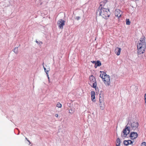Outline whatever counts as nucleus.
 Masks as SVG:
<instances>
[{
	"mask_svg": "<svg viewBox=\"0 0 146 146\" xmlns=\"http://www.w3.org/2000/svg\"><path fill=\"white\" fill-rule=\"evenodd\" d=\"M101 65V63L100 62L99 60L97 61L94 66L95 68H97L98 66H100Z\"/></svg>",
	"mask_w": 146,
	"mask_h": 146,
	"instance_id": "4468645a",
	"label": "nucleus"
},
{
	"mask_svg": "<svg viewBox=\"0 0 146 146\" xmlns=\"http://www.w3.org/2000/svg\"><path fill=\"white\" fill-rule=\"evenodd\" d=\"M80 18V17L79 16L77 17L76 18H75V19H76L77 20H78Z\"/></svg>",
	"mask_w": 146,
	"mask_h": 146,
	"instance_id": "a878e982",
	"label": "nucleus"
},
{
	"mask_svg": "<svg viewBox=\"0 0 146 146\" xmlns=\"http://www.w3.org/2000/svg\"><path fill=\"white\" fill-rule=\"evenodd\" d=\"M122 14V12L119 9H116L115 11V15L117 17H120Z\"/></svg>",
	"mask_w": 146,
	"mask_h": 146,
	"instance_id": "1a4fd4ad",
	"label": "nucleus"
},
{
	"mask_svg": "<svg viewBox=\"0 0 146 146\" xmlns=\"http://www.w3.org/2000/svg\"><path fill=\"white\" fill-rule=\"evenodd\" d=\"M127 125L128 127H129L131 131H135L138 129V123L136 121H129Z\"/></svg>",
	"mask_w": 146,
	"mask_h": 146,
	"instance_id": "7ed1b4c3",
	"label": "nucleus"
},
{
	"mask_svg": "<svg viewBox=\"0 0 146 146\" xmlns=\"http://www.w3.org/2000/svg\"><path fill=\"white\" fill-rule=\"evenodd\" d=\"M107 1L106 0H105L101 2L100 3V6L99 7H102L103 6H104Z\"/></svg>",
	"mask_w": 146,
	"mask_h": 146,
	"instance_id": "dca6fc26",
	"label": "nucleus"
},
{
	"mask_svg": "<svg viewBox=\"0 0 146 146\" xmlns=\"http://www.w3.org/2000/svg\"><path fill=\"white\" fill-rule=\"evenodd\" d=\"M121 49L120 48L117 47L115 50V53L117 55L119 56L120 55Z\"/></svg>",
	"mask_w": 146,
	"mask_h": 146,
	"instance_id": "9b49d317",
	"label": "nucleus"
},
{
	"mask_svg": "<svg viewBox=\"0 0 146 146\" xmlns=\"http://www.w3.org/2000/svg\"><path fill=\"white\" fill-rule=\"evenodd\" d=\"M91 96H95V93L94 91H92L91 92Z\"/></svg>",
	"mask_w": 146,
	"mask_h": 146,
	"instance_id": "412c9836",
	"label": "nucleus"
},
{
	"mask_svg": "<svg viewBox=\"0 0 146 146\" xmlns=\"http://www.w3.org/2000/svg\"><path fill=\"white\" fill-rule=\"evenodd\" d=\"M96 14L102 17L103 18L107 19L109 17L110 12L109 9L103 7H99L96 11Z\"/></svg>",
	"mask_w": 146,
	"mask_h": 146,
	"instance_id": "f257e3e1",
	"label": "nucleus"
},
{
	"mask_svg": "<svg viewBox=\"0 0 146 146\" xmlns=\"http://www.w3.org/2000/svg\"><path fill=\"white\" fill-rule=\"evenodd\" d=\"M126 24L127 25H129L130 24V22L129 19H127L126 20Z\"/></svg>",
	"mask_w": 146,
	"mask_h": 146,
	"instance_id": "aec40b11",
	"label": "nucleus"
},
{
	"mask_svg": "<svg viewBox=\"0 0 146 146\" xmlns=\"http://www.w3.org/2000/svg\"><path fill=\"white\" fill-rule=\"evenodd\" d=\"M99 102L100 108L102 110H103L104 108V102L103 100L100 98Z\"/></svg>",
	"mask_w": 146,
	"mask_h": 146,
	"instance_id": "9d476101",
	"label": "nucleus"
},
{
	"mask_svg": "<svg viewBox=\"0 0 146 146\" xmlns=\"http://www.w3.org/2000/svg\"><path fill=\"white\" fill-rule=\"evenodd\" d=\"M103 81L106 85L109 86L110 84V77L108 75H107L103 79Z\"/></svg>",
	"mask_w": 146,
	"mask_h": 146,
	"instance_id": "423d86ee",
	"label": "nucleus"
},
{
	"mask_svg": "<svg viewBox=\"0 0 146 146\" xmlns=\"http://www.w3.org/2000/svg\"><path fill=\"white\" fill-rule=\"evenodd\" d=\"M43 67H44V70H45V72H46V74L47 75V76L48 77V80L49 82H50V80L49 77V76H48V72L49 71H50V69L49 68H48V70H46V68L44 67V66H43Z\"/></svg>",
	"mask_w": 146,
	"mask_h": 146,
	"instance_id": "ddd939ff",
	"label": "nucleus"
},
{
	"mask_svg": "<svg viewBox=\"0 0 146 146\" xmlns=\"http://www.w3.org/2000/svg\"><path fill=\"white\" fill-rule=\"evenodd\" d=\"M100 72L101 73V74L100 75V77L102 78V80H103V79L107 75L106 73L103 71H100Z\"/></svg>",
	"mask_w": 146,
	"mask_h": 146,
	"instance_id": "f8f14e48",
	"label": "nucleus"
},
{
	"mask_svg": "<svg viewBox=\"0 0 146 146\" xmlns=\"http://www.w3.org/2000/svg\"><path fill=\"white\" fill-rule=\"evenodd\" d=\"M138 134L137 132L132 131L131 132L129 137L131 139H134L137 137Z\"/></svg>",
	"mask_w": 146,
	"mask_h": 146,
	"instance_id": "6e6552de",
	"label": "nucleus"
},
{
	"mask_svg": "<svg viewBox=\"0 0 146 146\" xmlns=\"http://www.w3.org/2000/svg\"><path fill=\"white\" fill-rule=\"evenodd\" d=\"M25 139H26V140L28 141V142L29 143H31L30 141L28 140V139H27V137H25Z\"/></svg>",
	"mask_w": 146,
	"mask_h": 146,
	"instance_id": "cd10ccee",
	"label": "nucleus"
},
{
	"mask_svg": "<svg viewBox=\"0 0 146 146\" xmlns=\"http://www.w3.org/2000/svg\"><path fill=\"white\" fill-rule=\"evenodd\" d=\"M25 139H26V140L28 141V142L29 143H31L30 141L28 140V139H27V137H25Z\"/></svg>",
	"mask_w": 146,
	"mask_h": 146,
	"instance_id": "c85d7f7f",
	"label": "nucleus"
},
{
	"mask_svg": "<svg viewBox=\"0 0 146 146\" xmlns=\"http://www.w3.org/2000/svg\"><path fill=\"white\" fill-rule=\"evenodd\" d=\"M55 116L56 117H58V115L57 114H56L55 115Z\"/></svg>",
	"mask_w": 146,
	"mask_h": 146,
	"instance_id": "7c9ffc66",
	"label": "nucleus"
},
{
	"mask_svg": "<svg viewBox=\"0 0 146 146\" xmlns=\"http://www.w3.org/2000/svg\"><path fill=\"white\" fill-rule=\"evenodd\" d=\"M127 143H128V145H130V144H131L133 143V141H132L129 140H127Z\"/></svg>",
	"mask_w": 146,
	"mask_h": 146,
	"instance_id": "a211bd4d",
	"label": "nucleus"
},
{
	"mask_svg": "<svg viewBox=\"0 0 146 146\" xmlns=\"http://www.w3.org/2000/svg\"><path fill=\"white\" fill-rule=\"evenodd\" d=\"M92 99V101L94 102L95 101V96H91Z\"/></svg>",
	"mask_w": 146,
	"mask_h": 146,
	"instance_id": "b1692460",
	"label": "nucleus"
},
{
	"mask_svg": "<svg viewBox=\"0 0 146 146\" xmlns=\"http://www.w3.org/2000/svg\"><path fill=\"white\" fill-rule=\"evenodd\" d=\"M36 42L37 43H38V41H37V40H36Z\"/></svg>",
	"mask_w": 146,
	"mask_h": 146,
	"instance_id": "2f4dec72",
	"label": "nucleus"
},
{
	"mask_svg": "<svg viewBox=\"0 0 146 146\" xmlns=\"http://www.w3.org/2000/svg\"><path fill=\"white\" fill-rule=\"evenodd\" d=\"M69 113H70V114H72L73 113V111H72V110L71 109V110H69Z\"/></svg>",
	"mask_w": 146,
	"mask_h": 146,
	"instance_id": "393cba45",
	"label": "nucleus"
},
{
	"mask_svg": "<svg viewBox=\"0 0 146 146\" xmlns=\"http://www.w3.org/2000/svg\"><path fill=\"white\" fill-rule=\"evenodd\" d=\"M13 51L15 53L17 54L18 53V47H15L14 48Z\"/></svg>",
	"mask_w": 146,
	"mask_h": 146,
	"instance_id": "f3484780",
	"label": "nucleus"
},
{
	"mask_svg": "<svg viewBox=\"0 0 146 146\" xmlns=\"http://www.w3.org/2000/svg\"><path fill=\"white\" fill-rule=\"evenodd\" d=\"M40 42L41 44H42V42Z\"/></svg>",
	"mask_w": 146,
	"mask_h": 146,
	"instance_id": "473e14b6",
	"label": "nucleus"
},
{
	"mask_svg": "<svg viewBox=\"0 0 146 146\" xmlns=\"http://www.w3.org/2000/svg\"><path fill=\"white\" fill-rule=\"evenodd\" d=\"M116 146H120V139L118 138L116 140Z\"/></svg>",
	"mask_w": 146,
	"mask_h": 146,
	"instance_id": "2eb2a0df",
	"label": "nucleus"
},
{
	"mask_svg": "<svg viewBox=\"0 0 146 146\" xmlns=\"http://www.w3.org/2000/svg\"><path fill=\"white\" fill-rule=\"evenodd\" d=\"M56 106L59 108H61L62 107V105L60 103L58 102L56 105Z\"/></svg>",
	"mask_w": 146,
	"mask_h": 146,
	"instance_id": "6ab92c4d",
	"label": "nucleus"
},
{
	"mask_svg": "<svg viewBox=\"0 0 146 146\" xmlns=\"http://www.w3.org/2000/svg\"><path fill=\"white\" fill-rule=\"evenodd\" d=\"M145 38L144 36H142L140 40L138 41L137 47L138 50V53L139 54L143 53L145 51L146 46Z\"/></svg>",
	"mask_w": 146,
	"mask_h": 146,
	"instance_id": "f03ea898",
	"label": "nucleus"
},
{
	"mask_svg": "<svg viewBox=\"0 0 146 146\" xmlns=\"http://www.w3.org/2000/svg\"><path fill=\"white\" fill-rule=\"evenodd\" d=\"M65 21L62 19H60L58 22V25L60 29H62L65 25Z\"/></svg>",
	"mask_w": 146,
	"mask_h": 146,
	"instance_id": "0eeeda50",
	"label": "nucleus"
},
{
	"mask_svg": "<svg viewBox=\"0 0 146 146\" xmlns=\"http://www.w3.org/2000/svg\"><path fill=\"white\" fill-rule=\"evenodd\" d=\"M127 142V140H124L123 141L124 144L126 146L128 145Z\"/></svg>",
	"mask_w": 146,
	"mask_h": 146,
	"instance_id": "5701e85b",
	"label": "nucleus"
},
{
	"mask_svg": "<svg viewBox=\"0 0 146 146\" xmlns=\"http://www.w3.org/2000/svg\"><path fill=\"white\" fill-rule=\"evenodd\" d=\"M144 99H145V103H146V94H145L144 96Z\"/></svg>",
	"mask_w": 146,
	"mask_h": 146,
	"instance_id": "bb28decb",
	"label": "nucleus"
},
{
	"mask_svg": "<svg viewBox=\"0 0 146 146\" xmlns=\"http://www.w3.org/2000/svg\"><path fill=\"white\" fill-rule=\"evenodd\" d=\"M97 61H92L91 62L92 63H96V62Z\"/></svg>",
	"mask_w": 146,
	"mask_h": 146,
	"instance_id": "c756f323",
	"label": "nucleus"
},
{
	"mask_svg": "<svg viewBox=\"0 0 146 146\" xmlns=\"http://www.w3.org/2000/svg\"><path fill=\"white\" fill-rule=\"evenodd\" d=\"M89 84L94 88H96L97 86L96 81L94 77L91 75L90 77Z\"/></svg>",
	"mask_w": 146,
	"mask_h": 146,
	"instance_id": "20e7f679",
	"label": "nucleus"
},
{
	"mask_svg": "<svg viewBox=\"0 0 146 146\" xmlns=\"http://www.w3.org/2000/svg\"><path fill=\"white\" fill-rule=\"evenodd\" d=\"M146 146V143L145 142H143L141 144V146Z\"/></svg>",
	"mask_w": 146,
	"mask_h": 146,
	"instance_id": "4be33fe9",
	"label": "nucleus"
},
{
	"mask_svg": "<svg viewBox=\"0 0 146 146\" xmlns=\"http://www.w3.org/2000/svg\"><path fill=\"white\" fill-rule=\"evenodd\" d=\"M127 125L125 126V128L123 130V133H122L121 136L122 137H126L127 135L129 133L130 131H131Z\"/></svg>",
	"mask_w": 146,
	"mask_h": 146,
	"instance_id": "39448f33",
	"label": "nucleus"
}]
</instances>
